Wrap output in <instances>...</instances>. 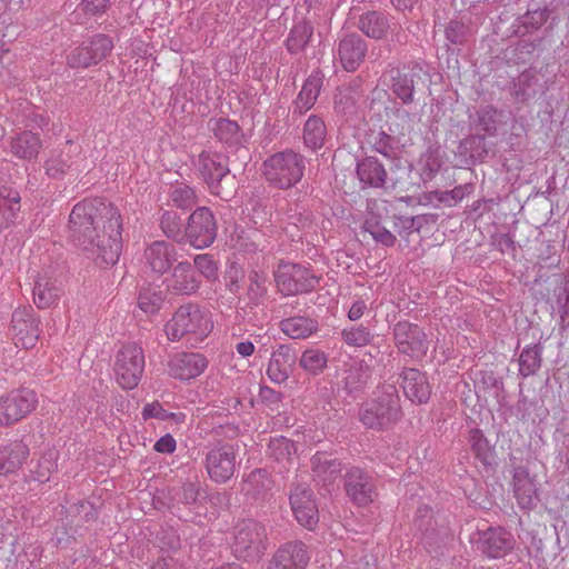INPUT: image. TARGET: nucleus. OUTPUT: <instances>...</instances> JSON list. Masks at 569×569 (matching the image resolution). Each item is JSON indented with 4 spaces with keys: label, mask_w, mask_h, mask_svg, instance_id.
I'll use <instances>...</instances> for the list:
<instances>
[{
    "label": "nucleus",
    "mask_w": 569,
    "mask_h": 569,
    "mask_svg": "<svg viewBox=\"0 0 569 569\" xmlns=\"http://www.w3.org/2000/svg\"><path fill=\"white\" fill-rule=\"evenodd\" d=\"M112 40L104 34H97L88 42L74 48L68 56V64L72 68H88L99 63L112 50Z\"/></svg>",
    "instance_id": "13"
},
{
    "label": "nucleus",
    "mask_w": 569,
    "mask_h": 569,
    "mask_svg": "<svg viewBox=\"0 0 569 569\" xmlns=\"http://www.w3.org/2000/svg\"><path fill=\"white\" fill-rule=\"evenodd\" d=\"M542 352L543 346L538 342L535 345L527 346L522 349L519 355V376L521 378H528L535 376L542 366Z\"/></svg>",
    "instance_id": "30"
},
{
    "label": "nucleus",
    "mask_w": 569,
    "mask_h": 569,
    "mask_svg": "<svg viewBox=\"0 0 569 569\" xmlns=\"http://www.w3.org/2000/svg\"><path fill=\"white\" fill-rule=\"evenodd\" d=\"M435 199L445 206H455L462 199V189L455 188L450 191H437L435 192Z\"/></svg>",
    "instance_id": "59"
},
{
    "label": "nucleus",
    "mask_w": 569,
    "mask_h": 569,
    "mask_svg": "<svg viewBox=\"0 0 569 569\" xmlns=\"http://www.w3.org/2000/svg\"><path fill=\"white\" fill-rule=\"evenodd\" d=\"M446 39L447 43V53H448V63L453 58L456 64H458L459 60V46L462 43V23L458 20L451 21L446 29Z\"/></svg>",
    "instance_id": "43"
},
{
    "label": "nucleus",
    "mask_w": 569,
    "mask_h": 569,
    "mask_svg": "<svg viewBox=\"0 0 569 569\" xmlns=\"http://www.w3.org/2000/svg\"><path fill=\"white\" fill-rule=\"evenodd\" d=\"M58 452L54 449L44 451L39 459H37L31 473L36 481L47 482L58 468Z\"/></svg>",
    "instance_id": "37"
},
{
    "label": "nucleus",
    "mask_w": 569,
    "mask_h": 569,
    "mask_svg": "<svg viewBox=\"0 0 569 569\" xmlns=\"http://www.w3.org/2000/svg\"><path fill=\"white\" fill-rule=\"evenodd\" d=\"M61 289L49 280L38 281L33 289L34 303L46 309L51 307L60 298Z\"/></svg>",
    "instance_id": "39"
},
{
    "label": "nucleus",
    "mask_w": 569,
    "mask_h": 569,
    "mask_svg": "<svg viewBox=\"0 0 569 569\" xmlns=\"http://www.w3.org/2000/svg\"><path fill=\"white\" fill-rule=\"evenodd\" d=\"M67 168V161L61 156L52 157L46 162V171L52 178L63 174Z\"/></svg>",
    "instance_id": "60"
},
{
    "label": "nucleus",
    "mask_w": 569,
    "mask_h": 569,
    "mask_svg": "<svg viewBox=\"0 0 569 569\" xmlns=\"http://www.w3.org/2000/svg\"><path fill=\"white\" fill-rule=\"evenodd\" d=\"M512 491L518 507L523 511L533 510L540 500L536 476H531L523 466L513 468Z\"/></svg>",
    "instance_id": "15"
},
{
    "label": "nucleus",
    "mask_w": 569,
    "mask_h": 569,
    "mask_svg": "<svg viewBox=\"0 0 569 569\" xmlns=\"http://www.w3.org/2000/svg\"><path fill=\"white\" fill-rule=\"evenodd\" d=\"M153 448L159 453H172L177 448V442L170 433H167L156 441Z\"/></svg>",
    "instance_id": "61"
},
{
    "label": "nucleus",
    "mask_w": 569,
    "mask_h": 569,
    "mask_svg": "<svg viewBox=\"0 0 569 569\" xmlns=\"http://www.w3.org/2000/svg\"><path fill=\"white\" fill-rule=\"evenodd\" d=\"M268 452L272 459L286 467L293 460L297 448L288 438L277 437L270 440Z\"/></svg>",
    "instance_id": "38"
},
{
    "label": "nucleus",
    "mask_w": 569,
    "mask_h": 569,
    "mask_svg": "<svg viewBox=\"0 0 569 569\" xmlns=\"http://www.w3.org/2000/svg\"><path fill=\"white\" fill-rule=\"evenodd\" d=\"M199 283L191 264L183 261L179 262L173 269L168 288L177 293L190 295L199 288Z\"/></svg>",
    "instance_id": "26"
},
{
    "label": "nucleus",
    "mask_w": 569,
    "mask_h": 569,
    "mask_svg": "<svg viewBox=\"0 0 569 569\" xmlns=\"http://www.w3.org/2000/svg\"><path fill=\"white\" fill-rule=\"evenodd\" d=\"M290 505L297 521L313 530L319 521V515L312 491L303 486L296 487L290 496Z\"/></svg>",
    "instance_id": "17"
},
{
    "label": "nucleus",
    "mask_w": 569,
    "mask_h": 569,
    "mask_svg": "<svg viewBox=\"0 0 569 569\" xmlns=\"http://www.w3.org/2000/svg\"><path fill=\"white\" fill-rule=\"evenodd\" d=\"M211 129L214 136L223 142H231L239 132L237 122L224 118L213 120Z\"/></svg>",
    "instance_id": "50"
},
{
    "label": "nucleus",
    "mask_w": 569,
    "mask_h": 569,
    "mask_svg": "<svg viewBox=\"0 0 569 569\" xmlns=\"http://www.w3.org/2000/svg\"><path fill=\"white\" fill-rule=\"evenodd\" d=\"M217 221L207 207L196 209L189 217L183 232V242L194 249L210 247L217 237Z\"/></svg>",
    "instance_id": "10"
},
{
    "label": "nucleus",
    "mask_w": 569,
    "mask_h": 569,
    "mask_svg": "<svg viewBox=\"0 0 569 569\" xmlns=\"http://www.w3.org/2000/svg\"><path fill=\"white\" fill-rule=\"evenodd\" d=\"M161 229L163 233L177 242H183V232L181 219L176 211H164L161 221Z\"/></svg>",
    "instance_id": "45"
},
{
    "label": "nucleus",
    "mask_w": 569,
    "mask_h": 569,
    "mask_svg": "<svg viewBox=\"0 0 569 569\" xmlns=\"http://www.w3.org/2000/svg\"><path fill=\"white\" fill-rule=\"evenodd\" d=\"M237 450L233 446L223 445L212 448L206 458L209 477L216 482H227L234 475Z\"/></svg>",
    "instance_id": "14"
},
{
    "label": "nucleus",
    "mask_w": 569,
    "mask_h": 569,
    "mask_svg": "<svg viewBox=\"0 0 569 569\" xmlns=\"http://www.w3.org/2000/svg\"><path fill=\"white\" fill-rule=\"evenodd\" d=\"M266 282H267V279L263 274H261L257 271H254L250 274L249 295H250L251 299L258 300L266 293V291H267Z\"/></svg>",
    "instance_id": "56"
},
{
    "label": "nucleus",
    "mask_w": 569,
    "mask_h": 569,
    "mask_svg": "<svg viewBox=\"0 0 569 569\" xmlns=\"http://www.w3.org/2000/svg\"><path fill=\"white\" fill-rule=\"evenodd\" d=\"M469 542L475 551L489 559H501L510 553L516 545L513 535L503 527L477 528L470 533Z\"/></svg>",
    "instance_id": "6"
},
{
    "label": "nucleus",
    "mask_w": 569,
    "mask_h": 569,
    "mask_svg": "<svg viewBox=\"0 0 569 569\" xmlns=\"http://www.w3.org/2000/svg\"><path fill=\"white\" fill-rule=\"evenodd\" d=\"M401 387L406 397L415 403H425L431 395V387L425 373L418 369H405L401 375Z\"/></svg>",
    "instance_id": "23"
},
{
    "label": "nucleus",
    "mask_w": 569,
    "mask_h": 569,
    "mask_svg": "<svg viewBox=\"0 0 569 569\" xmlns=\"http://www.w3.org/2000/svg\"><path fill=\"white\" fill-rule=\"evenodd\" d=\"M495 244L502 253L515 250V241L508 233L497 236L495 238Z\"/></svg>",
    "instance_id": "64"
},
{
    "label": "nucleus",
    "mask_w": 569,
    "mask_h": 569,
    "mask_svg": "<svg viewBox=\"0 0 569 569\" xmlns=\"http://www.w3.org/2000/svg\"><path fill=\"white\" fill-rule=\"evenodd\" d=\"M144 370V353L137 343H126L114 356L113 372L117 383L126 390L134 389Z\"/></svg>",
    "instance_id": "5"
},
{
    "label": "nucleus",
    "mask_w": 569,
    "mask_h": 569,
    "mask_svg": "<svg viewBox=\"0 0 569 569\" xmlns=\"http://www.w3.org/2000/svg\"><path fill=\"white\" fill-rule=\"evenodd\" d=\"M327 136V129L323 120L317 116H310L305 123L303 141L305 144L312 149H320Z\"/></svg>",
    "instance_id": "36"
},
{
    "label": "nucleus",
    "mask_w": 569,
    "mask_h": 569,
    "mask_svg": "<svg viewBox=\"0 0 569 569\" xmlns=\"http://www.w3.org/2000/svg\"><path fill=\"white\" fill-rule=\"evenodd\" d=\"M162 303V296L159 291L150 288L142 289L138 297V307L146 315L156 313Z\"/></svg>",
    "instance_id": "48"
},
{
    "label": "nucleus",
    "mask_w": 569,
    "mask_h": 569,
    "mask_svg": "<svg viewBox=\"0 0 569 569\" xmlns=\"http://www.w3.org/2000/svg\"><path fill=\"white\" fill-rule=\"evenodd\" d=\"M11 322L16 345L26 349L33 348L40 337V328L32 309H17Z\"/></svg>",
    "instance_id": "16"
},
{
    "label": "nucleus",
    "mask_w": 569,
    "mask_h": 569,
    "mask_svg": "<svg viewBox=\"0 0 569 569\" xmlns=\"http://www.w3.org/2000/svg\"><path fill=\"white\" fill-rule=\"evenodd\" d=\"M309 559L305 543L287 542L274 552L267 569H306Z\"/></svg>",
    "instance_id": "18"
},
{
    "label": "nucleus",
    "mask_w": 569,
    "mask_h": 569,
    "mask_svg": "<svg viewBox=\"0 0 569 569\" xmlns=\"http://www.w3.org/2000/svg\"><path fill=\"white\" fill-rule=\"evenodd\" d=\"M548 8L528 10L520 19L525 33H531L541 28L549 19Z\"/></svg>",
    "instance_id": "47"
},
{
    "label": "nucleus",
    "mask_w": 569,
    "mask_h": 569,
    "mask_svg": "<svg viewBox=\"0 0 569 569\" xmlns=\"http://www.w3.org/2000/svg\"><path fill=\"white\" fill-rule=\"evenodd\" d=\"M366 51V42L359 36L345 37L338 48L339 60L343 69L355 71L362 62Z\"/></svg>",
    "instance_id": "25"
},
{
    "label": "nucleus",
    "mask_w": 569,
    "mask_h": 569,
    "mask_svg": "<svg viewBox=\"0 0 569 569\" xmlns=\"http://www.w3.org/2000/svg\"><path fill=\"white\" fill-rule=\"evenodd\" d=\"M365 230L368 231L375 240L385 246H393L396 242V237L378 222L366 220Z\"/></svg>",
    "instance_id": "55"
},
{
    "label": "nucleus",
    "mask_w": 569,
    "mask_h": 569,
    "mask_svg": "<svg viewBox=\"0 0 569 569\" xmlns=\"http://www.w3.org/2000/svg\"><path fill=\"white\" fill-rule=\"evenodd\" d=\"M197 167L210 189L219 194L218 183L229 172L226 157L218 152L203 151L199 154Z\"/></svg>",
    "instance_id": "19"
},
{
    "label": "nucleus",
    "mask_w": 569,
    "mask_h": 569,
    "mask_svg": "<svg viewBox=\"0 0 569 569\" xmlns=\"http://www.w3.org/2000/svg\"><path fill=\"white\" fill-rule=\"evenodd\" d=\"M469 441L475 457L485 466L490 465L493 459L495 451L482 431L479 429L470 430Z\"/></svg>",
    "instance_id": "40"
},
{
    "label": "nucleus",
    "mask_w": 569,
    "mask_h": 569,
    "mask_svg": "<svg viewBox=\"0 0 569 569\" xmlns=\"http://www.w3.org/2000/svg\"><path fill=\"white\" fill-rule=\"evenodd\" d=\"M322 82L323 74L320 71H313L307 78L295 102L296 109H298L300 113L307 112L315 106L320 93Z\"/></svg>",
    "instance_id": "28"
},
{
    "label": "nucleus",
    "mask_w": 569,
    "mask_h": 569,
    "mask_svg": "<svg viewBox=\"0 0 569 569\" xmlns=\"http://www.w3.org/2000/svg\"><path fill=\"white\" fill-rule=\"evenodd\" d=\"M212 329L211 312L196 303L180 306L166 325V333L169 340L186 339L192 345L203 341Z\"/></svg>",
    "instance_id": "2"
},
{
    "label": "nucleus",
    "mask_w": 569,
    "mask_h": 569,
    "mask_svg": "<svg viewBox=\"0 0 569 569\" xmlns=\"http://www.w3.org/2000/svg\"><path fill=\"white\" fill-rule=\"evenodd\" d=\"M281 331L291 339H306L318 329V322L307 317H291L280 322Z\"/></svg>",
    "instance_id": "31"
},
{
    "label": "nucleus",
    "mask_w": 569,
    "mask_h": 569,
    "mask_svg": "<svg viewBox=\"0 0 569 569\" xmlns=\"http://www.w3.org/2000/svg\"><path fill=\"white\" fill-rule=\"evenodd\" d=\"M419 217H398L396 226L408 231H419L421 223Z\"/></svg>",
    "instance_id": "63"
},
{
    "label": "nucleus",
    "mask_w": 569,
    "mask_h": 569,
    "mask_svg": "<svg viewBox=\"0 0 569 569\" xmlns=\"http://www.w3.org/2000/svg\"><path fill=\"white\" fill-rule=\"evenodd\" d=\"M358 26L367 37L373 39H381L389 29L387 18L375 11L362 14Z\"/></svg>",
    "instance_id": "35"
},
{
    "label": "nucleus",
    "mask_w": 569,
    "mask_h": 569,
    "mask_svg": "<svg viewBox=\"0 0 569 569\" xmlns=\"http://www.w3.org/2000/svg\"><path fill=\"white\" fill-rule=\"evenodd\" d=\"M537 79L531 74L523 72L516 80H513L510 87V94L518 101L525 102L535 96V90L530 87Z\"/></svg>",
    "instance_id": "46"
},
{
    "label": "nucleus",
    "mask_w": 569,
    "mask_h": 569,
    "mask_svg": "<svg viewBox=\"0 0 569 569\" xmlns=\"http://www.w3.org/2000/svg\"><path fill=\"white\" fill-rule=\"evenodd\" d=\"M38 406L37 393L29 388H20L0 397V427H10L27 416Z\"/></svg>",
    "instance_id": "8"
},
{
    "label": "nucleus",
    "mask_w": 569,
    "mask_h": 569,
    "mask_svg": "<svg viewBox=\"0 0 569 569\" xmlns=\"http://www.w3.org/2000/svg\"><path fill=\"white\" fill-rule=\"evenodd\" d=\"M207 359L196 352L174 355L168 365L171 377L179 380H190L200 376L207 368Z\"/></svg>",
    "instance_id": "20"
},
{
    "label": "nucleus",
    "mask_w": 569,
    "mask_h": 569,
    "mask_svg": "<svg viewBox=\"0 0 569 569\" xmlns=\"http://www.w3.org/2000/svg\"><path fill=\"white\" fill-rule=\"evenodd\" d=\"M147 264L154 273H166L177 261L176 248L166 241H156L146 249Z\"/></svg>",
    "instance_id": "24"
},
{
    "label": "nucleus",
    "mask_w": 569,
    "mask_h": 569,
    "mask_svg": "<svg viewBox=\"0 0 569 569\" xmlns=\"http://www.w3.org/2000/svg\"><path fill=\"white\" fill-rule=\"evenodd\" d=\"M141 415L143 420L158 419L166 421L169 419V411L163 409L158 401L147 403L143 407Z\"/></svg>",
    "instance_id": "57"
},
{
    "label": "nucleus",
    "mask_w": 569,
    "mask_h": 569,
    "mask_svg": "<svg viewBox=\"0 0 569 569\" xmlns=\"http://www.w3.org/2000/svg\"><path fill=\"white\" fill-rule=\"evenodd\" d=\"M109 7V0H82L80 8L86 16H100Z\"/></svg>",
    "instance_id": "58"
},
{
    "label": "nucleus",
    "mask_w": 569,
    "mask_h": 569,
    "mask_svg": "<svg viewBox=\"0 0 569 569\" xmlns=\"http://www.w3.org/2000/svg\"><path fill=\"white\" fill-rule=\"evenodd\" d=\"M30 450L22 440H9L0 443V476H10L19 471L27 462Z\"/></svg>",
    "instance_id": "21"
},
{
    "label": "nucleus",
    "mask_w": 569,
    "mask_h": 569,
    "mask_svg": "<svg viewBox=\"0 0 569 569\" xmlns=\"http://www.w3.org/2000/svg\"><path fill=\"white\" fill-rule=\"evenodd\" d=\"M345 486L347 495L358 506H368L373 501L375 492L372 483L361 469H350L346 475Z\"/></svg>",
    "instance_id": "22"
},
{
    "label": "nucleus",
    "mask_w": 569,
    "mask_h": 569,
    "mask_svg": "<svg viewBox=\"0 0 569 569\" xmlns=\"http://www.w3.org/2000/svg\"><path fill=\"white\" fill-rule=\"evenodd\" d=\"M401 416L399 396L393 386H388L386 395L366 402L359 411V419L363 426L376 430L393 427Z\"/></svg>",
    "instance_id": "3"
},
{
    "label": "nucleus",
    "mask_w": 569,
    "mask_h": 569,
    "mask_svg": "<svg viewBox=\"0 0 569 569\" xmlns=\"http://www.w3.org/2000/svg\"><path fill=\"white\" fill-rule=\"evenodd\" d=\"M279 291L283 296H295L313 290L318 278L307 267L295 263H280L274 272Z\"/></svg>",
    "instance_id": "9"
},
{
    "label": "nucleus",
    "mask_w": 569,
    "mask_h": 569,
    "mask_svg": "<svg viewBox=\"0 0 569 569\" xmlns=\"http://www.w3.org/2000/svg\"><path fill=\"white\" fill-rule=\"evenodd\" d=\"M69 237L97 264L113 266L122 250L118 209L101 198L77 203L69 216Z\"/></svg>",
    "instance_id": "1"
},
{
    "label": "nucleus",
    "mask_w": 569,
    "mask_h": 569,
    "mask_svg": "<svg viewBox=\"0 0 569 569\" xmlns=\"http://www.w3.org/2000/svg\"><path fill=\"white\" fill-rule=\"evenodd\" d=\"M194 266L198 271L208 280H216L218 278V263L212 256L208 253L198 254L194 257Z\"/></svg>",
    "instance_id": "53"
},
{
    "label": "nucleus",
    "mask_w": 569,
    "mask_h": 569,
    "mask_svg": "<svg viewBox=\"0 0 569 569\" xmlns=\"http://www.w3.org/2000/svg\"><path fill=\"white\" fill-rule=\"evenodd\" d=\"M393 340L398 351L411 359H422L429 349L423 329L409 321H399L393 327Z\"/></svg>",
    "instance_id": "11"
},
{
    "label": "nucleus",
    "mask_w": 569,
    "mask_h": 569,
    "mask_svg": "<svg viewBox=\"0 0 569 569\" xmlns=\"http://www.w3.org/2000/svg\"><path fill=\"white\" fill-rule=\"evenodd\" d=\"M500 123L501 113L495 108L487 106L477 111L473 121L476 134L465 139V149L468 147L472 150L471 157H481L488 153L485 137L495 136Z\"/></svg>",
    "instance_id": "12"
},
{
    "label": "nucleus",
    "mask_w": 569,
    "mask_h": 569,
    "mask_svg": "<svg viewBox=\"0 0 569 569\" xmlns=\"http://www.w3.org/2000/svg\"><path fill=\"white\" fill-rule=\"evenodd\" d=\"M492 200H478L472 203L471 210L468 211V217H471L473 220L480 218L486 211L490 210Z\"/></svg>",
    "instance_id": "62"
},
{
    "label": "nucleus",
    "mask_w": 569,
    "mask_h": 569,
    "mask_svg": "<svg viewBox=\"0 0 569 569\" xmlns=\"http://www.w3.org/2000/svg\"><path fill=\"white\" fill-rule=\"evenodd\" d=\"M20 194L9 187L0 188V228L8 227L20 210Z\"/></svg>",
    "instance_id": "32"
},
{
    "label": "nucleus",
    "mask_w": 569,
    "mask_h": 569,
    "mask_svg": "<svg viewBox=\"0 0 569 569\" xmlns=\"http://www.w3.org/2000/svg\"><path fill=\"white\" fill-rule=\"evenodd\" d=\"M357 174L362 183L375 188L383 186L387 177L383 166L372 157H367L358 162Z\"/></svg>",
    "instance_id": "29"
},
{
    "label": "nucleus",
    "mask_w": 569,
    "mask_h": 569,
    "mask_svg": "<svg viewBox=\"0 0 569 569\" xmlns=\"http://www.w3.org/2000/svg\"><path fill=\"white\" fill-rule=\"evenodd\" d=\"M41 148L39 137L32 132H22L11 142L12 153L21 159H32L37 157Z\"/></svg>",
    "instance_id": "34"
},
{
    "label": "nucleus",
    "mask_w": 569,
    "mask_h": 569,
    "mask_svg": "<svg viewBox=\"0 0 569 569\" xmlns=\"http://www.w3.org/2000/svg\"><path fill=\"white\" fill-rule=\"evenodd\" d=\"M311 36L312 27L309 22L301 21L296 23L287 39L288 50L292 53L301 51L309 42Z\"/></svg>",
    "instance_id": "42"
},
{
    "label": "nucleus",
    "mask_w": 569,
    "mask_h": 569,
    "mask_svg": "<svg viewBox=\"0 0 569 569\" xmlns=\"http://www.w3.org/2000/svg\"><path fill=\"white\" fill-rule=\"evenodd\" d=\"M172 203L181 209L191 208L197 202V196L193 188L187 184L176 186L170 194Z\"/></svg>",
    "instance_id": "49"
},
{
    "label": "nucleus",
    "mask_w": 569,
    "mask_h": 569,
    "mask_svg": "<svg viewBox=\"0 0 569 569\" xmlns=\"http://www.w3.org/2000/svg\"><path fill=\"white\" fill-rule=\"evenodd\" d=\"M368 373L360 363H355L347 371L343 378L345 386L349 391L357 390L367 382Z\"/></svg>",
    "instance_id": "54"
},
{
    "label": "nucleus",
    "mask_w": 569,
    "mask_h": 569,
    "mask_svg": "<svg viewBox=\"0 0 569 569\" xmlns=\"http://www.w3.org/2000/svg\"><path fill=\"white\" fill-rule=\"evenodd\" d=\"M345 342L352 347H363L370 342L371 335L366 327H352L342 331Z\"/></svg>",
    "instance_id": "52"
},
{
    "label": "nucleus",
    "mask_w": 569,
    "mask_h": 569,
    "mask_svg": "<svg viewBox=\"0 0 569 569\" xmlns=\"http://www.w3.org/2000/svg\"><path fill=\"white\" fill-rule=\"evenodd\" d=\"M441 167V157L438 149L429 148L419 158L417 171L423 181L435 177Z\"/></svg>",
    "instance_id": "41"
},
{
    "label": "nucleus",
    "mask_w": 569,
    "mask_h": 569,
    "mask_svg": "<svg viewBox=\"0 0 569 569\" xmlns=\"http://www.w3.org/2000/svg\"><path fill=\"white\" fill-rule=\"evenodd\" d=\"M311 463L315 477L323 483H331L340 473V463L326 453H316Z\"/></svg>",
    "instance_id": "33"
},
{
    "label": "nucleus",
    "mask_w": 569,
    "mask_h": 569,
    "mask_svg": "<svg viewBox=\"0 0 569 569\" xmlns=\"http://www.w3.org/2000/svg\"><path fill=\"white\" fill-rule=\"evenodd\" d=\"M262 171L269 183L287 189L301 180L305 161L302 156L293 151L277 152L264 160Z\"/></svg>",
    "instance_id": "4"
},
{
    "label": "nucleus",
    "mask_w": 569,
    "mask_h": 569,
    "mask_svg": "<svg viewBox=\"0 0 569 569\" xmlns=\"http://www.w3.org/2000/svg\"><path fill=\"white\" fill-rule=\"evenodd\" d=\"M293 363V357L287 347H279L271 355L270 361L267 368V375L269 379L276 383L284 382L291 371Z\"/></svg>",
    "instance_id": "27"
},
{
    "label": "nucleus",
    "mask_w": 569,
    "mask_h": 569,
    "mask_svg": "<svg viewBox=\"0 0 569 569\" xmlns=\"http://www.w3.org/2000/svg\"><path fill=\"white\" fill-rule=\"evenodd\" d=\"M327 362L326 353L318 349H307L300 358V366L312 375L322 372Z\"/></svg>",
    "instance_id": "44"
},
{
    "label": "nucleus",
    "mask_w": 569,
    "mask_h": 569,
    "mask_svg": "<svg viewBox=\"0 0 569 569\" xmlns=\"http://www.w3.org/2000/svg\"><path fill=\"white\" fill-rule=\"evenodd\" d=\"M392 90L395 94L402 100V102L408 103L412 100L413 94V79L411 76L407 73L398 72L396 77L392 78Z\"/></svg>",
    "instance_id": "51"
},
{
    "label": "nucleus",
    "mask_w": 569,
    "mask_h": 569,
    "mask_svg": "<svg viewBox=\"0 0 569 569\" xmlns=\"http://www.w3.org/2000/svg\"><path fill=\"white\" fill-rule=\"evenodd\" d=\"M266 528L256 520L239 521L233 529L232 552L239 559L259 558L266 549Z\"/></svg>",
    "instance_id": "7"
}]
</instances>
